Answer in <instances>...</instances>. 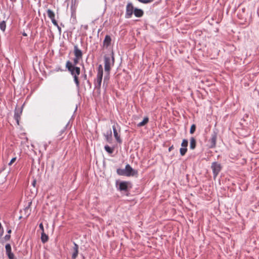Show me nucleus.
Segmentation results:
<instances>
[{
	"instance_id": "c9c22d12",
	"label": "nucleus",
	"mask_w": 259,
	"mask_h": 259,
	"mask_svg": "<svg viewBox=\"0 0 259 259\" xmlns=\"http://www.w3.org/2000/svg\"><path fill=\"white\" fill-rule=\"evenodd\" d=\"M106 79H107L108 78H107V76H105V77H104V81H105Z\"/></svg>"
},
{
	"instance_id": "9b49d317",
	"label": "nucleus",
	"mask_w": 259,
	"mask_h": 259,
	"mask_svg": "<svg viewBox=\"0 0 259 259\" xmlns=\"http://www.w3.org/2000/svg\"><path fill=\"white\" fill-rule=\"evenodd\" d=\"M217 139V134L216 133H213V134L211 135V138L209 140L210 143V148H213L215 147Z\"/></svg>"
},
{
	"instance_id": "b1692460",
	"label": "nucleus",
	"mask_w": 259,
	"mask_h": 259,
	"mask_svg": "<svg viewBox=\"0 0 259 259\" xmlns=\"http://www.w3.org/2000/svg\"><path fill=\"white\" fill-rule=\"evenodd\" d=\"M187 152V148H181L180 152L181 156H184Z\"/></svg>"
},
{
	"instance_id": "473e14b6",
	"label": "nucleus",
	"mask_w": 259,
	"mask_h": 259,
	"mask_svg": "<svg viewBox=\"0 0 259 259\" xmlns=\"http://www.w3.org/2000/svg\"><path fill=\"white\" fill-rule=\"evenodd\" d=\"M174 145L171 146L168 148V151L170 152L172 149H174Z\"/></svg>"
},
{
	"instance_id": "4c0bfd02",
	"label": "nucleus",
	"mask_w": 259,
	"mask_h": 259,
	"mask_svg": "<svg viewBox=\"0 0 259 259\" xmlns=\"http://www.w3.org/2000/svg\"><path fill=\"white\" fill-rule=\"evenodd\" d=\"M64 133V131H62L61 132V134H62V133Z\"/></svg>"
},
{
	"instance_id": "ddd939ff",
	"label": "nucleus",
	"mask_w": 259,
	"mask_h": 259,
	"mask_svg": "<svg viewBox=\"0 0 259 259\" xmlns=\"http://www.w3.org/2000/svg\"><path fill=\"white\" fill-rule=\"evenodd\" d=\"M111 42V37L108 35H106L105 37L104 40H103V47L107 48L110 45Z\"/></svg>"
},
{
	"instance_id": "423d86ee",
	"label": "nucleus",
	"mask_w": 259,
	"mask_h": 259,
	"mask_svg": "<svg viewBox=\"0 0 259 259\" xmlns=\"http://www.w3.org/2000/svg\"><path fill=\"white\" fill-rule=\"evenodd\" d=\"M211 168L212 170L213 178H215L220 172L222 169V166L220 163L217 162H213L211 164Z\"/></svg>"
},
{
	"instance_id": "6ab92c4d",
	"label": "nucleus",
	"mask_w": 259,
	"mask_h": 259,
	"mask_svg": "<svg viewBox=\"0 0 259 259\" xmlns=\"http://www.w3.org/2000/svg\"><path fill=\"white\" fill-rule=\"evenodd\" d=\"M125 168V169H121V168H118L116 170L117 174L119 176H126V174Z\"/></svg>"
},
{
	"instance_id": "412c9836",
	"label": "nucleus",
	"mask_w": 259,
	"mask_h": 259,
	"mask_svg": "<svg viewBox=\"0 0 259 259\" xmlns=\"http://www.w3.org/2000/svg\"><path fill=\"white\" fill-rule=\"evenodd\" d=\"M104 148L105 150L109 154H112L114 151V148H111L108 145H106Z\"/></svg>"
},
{
	"instance_id": "393cba45",
	"label": "nucleus",
	"mask_w": 259,
	"mask_h": 259,
	"mask_svg": "<svg viewBox=\"0 0 259 259\" xmlns=\"http://www.w3.org/2000/svg\"><path fill=\"white\" fill-rule=\"evenodd\" d=\"M6 253L9 259H14V255L12 251L6 252Z\"/></svg>"
},
{
	"instance_id": "dca6fc26",
	"label": "nucleus",
	"mask_w": 259,
	"mask_h": 259,
	"mask_svg": "<svg viewBox=\"0 0 259 259\" xmlns=\"http://www.w3.org/2000/svg\"><path fill=\"white\" fill-rule=\"evenodd\" d=\"M196 141L194 137H191L190 139V148L193 150L196 148Z\"/></svg>"
},
{
	"instance_id": "7c9ffc66",
	"label": "nucleus",
	"mask_w": 259,
	"mask_h": 259,
	"mask_svg": "<svg viewBox=\"0 0 259 259\" xmlns=\"http://www.w3.org/2000/svg\"><path fill=\"white\" fill-rule=\"evenodd\" d=\"M39 227L41 230V232H44V228L42 223H40L39 225Z\"/></svg>"
},
{
	"instance_id": "7ed1b4c3",
	"label": "nucleus",
	"mask_w": 259,
	"mask_h": 259,
	"mask_svg": "<svg viewBox=\"0 0 259 259\" xmlns=\"http://www.w3.org/2000/svg\"><path fill=\"white\" fill-rule=\"evenodd\" d=\"M114 62V57L112 56L111 59L110 57L105 56L104 57L105 70L109 73L111 70V66L113 65Z\"/></svg>"
},
{
	"instance_id": "a878e982",
	"label": "nucleus",
	"mask_w": 259,
	"mask_h": 259,
	"mask_svg": "<svg viewBox=\"0 0 259 259\" xmlns=\"http://www.w3.org/2000/svg\"><path fill=\"white\" fill-rule=\"evenodd\" d=\"M81 59H82L74 57V58L73 59V64L72 65L75 66V65H77L79 63V60Z\"/></svg>"
},
{
	"instance_id": "f3484780",
	"label": "nucleus",
	"mask_w": 259,
	"mask_h": 259,
	"mask_svg": "<svg viewBox=\"0 0 259 259\" xmlns=\"http://www.w3.org/2000/svg\"><path fill=\"white\" fill-rule=\"evenodd\" d=\"M149 121V118L148 117H145L144 118L142 121L139 122L138 124V126L141 127L145 125Z\"/></svg>"
},
{
	"instance_id": "cd10ccee",
	"label": "nucleus",
	"mask_w": 259,
	"mask_h": 259,
	"mask_svg": "<svg viewBox=\"0 0 259 259\" xmlns=\"http://www.w3.org/2000/svg\"><path fill=\"white\" fill-rule=\"evenodd\" d=\"M5 247L6 252H10L11 251V246L10 244H6Z\"/></svg>"
},
{
	"instance_id": "a211bd4d",
	"label": "nucleus",
	"mask_w": 259,
	"mask_h": 259,
	"mask_svg": "<svg viewBox=\"0 0 259 259\" xmlns=\"http://www.w3.org/2000/svg\"><path fill=\"white\" fill-rule=\"evenodd\" d=\"M49 239L48 236L44 232H41V240L43 243H45L48 241Z\"/></svg>"
},
{
	"instance_id": "20e7f679",
	"label": "nucleus",
	"mask_w": 259,
	"mask_h": 259,
	"mask_svg": "<svg viewBox=\"0 0 259 259\" xmlns=\"http://www.w3.org/2000/svg\"><path fill=\"white\" fill-rule=\"evenodd\" d=\"M112 129L113 131V135L116 141L119 143H121L122 140L120 138L119 133L120 132V126L117 123H115L112 126Z\"/></svg>"
},
{
	"instance_id": "4be33fe9",
	"label": "nucleus",
	"mask_w": 259,
	"mask_h": 259,
	"mask_svg": "<svg viewBox=\"0 0 259 259\" xmlns=\"http://www.w3.org/2000/svg\"><path fill=\"white\" fill-rule=\"evenodd\" d=\"M188 142L187 140L184 139L181 143L182 148H187Z\"/></svg>"
},
{
	"instance_id": "5701e85b",
	"label": "nucleus",
	"mask_w": 259,
	"mask_h": 259,
	"mask_svg": "<svg viewBox=\"0 0 259 259\" xmlns=\"http://www.w3.org/2000/svg\"><path fill=\"white\" fill-rule=\"evenodd\" d=\"M6 22L5 21H3L2 22H0V28L1 29L4 31L6 29Z\"/></svg>"
},
{
	"instance_id": "72a5a7b5",
	"label": "nucleus",
	"mask_w": 259,
	"mask_h": 259,
	"mask_svg": "<svg viewBox=\"0 0 259 259\" xmlns=\"http://www.w3.org/2000/svg\"><path fill=\"white\" fill-rule=\"evenodd\" d=\"M83 77H84V79L85 80H86V79H87V75L85 73H84V75H83Z\"/></svg>"
},
{
	"instance_id": "4468645a",
	"label": "nucleus",
	"mask_w": 259,
	"mask_h": 259,
	"mask_svg": "<svg viewBox=\"0 0 259 259\" xmlns=\"http://www.w3.org/2000/svg\"><path fill=\"white\" fill-rule=\"evenodd\" d=\"M74 247H73V252L72 255V259H75L78 254V246L75 243H74Z\"/></svg>"
},
{
	"instance_id": "c756f323",
	"label": "nucleus",
	"mask_w": 259,
	"mask_h": 259,
	"mask_svg": "<svg viewBox=\"0 0 259 259\" xmlns=\"http://www.w3.org/2000/svg\"><path fill=\"white\" fill-rule=\"evenodd\" d=\"M16 159H17V158H16V157H15L13 158L11 160L10 162L9 163V165H12V164H13L15 162V161L16 160Z\"/></svg>"
},
{
	"instance_id": "9d476101",
	"label": "nucleus",
	"mask_w": 259,
	"mask_h": 259,
	"mask_svg": "<svg viewBox=\"0 0 259 259\" xmlns=\"http://www.w3.org/2000/svg\"><path fill=\"white\" fill-rule=\"evenodd\" d=\"M22 110L21 108H16L15 111L14 118L16 120L18 125L19 124V120L22 114Z\"/></svg>"
},
{
	"instance_id": "39448f33",
	"label": "nucleus",
	"mask_w": 259,
	"mask_h": 259,
	"mask_svg": "<svg viewBox=\"0 0 259 259\" xmlns=\"http://www.w3.org/2000/svg\"><path fill=\"white\" fill-rule=\"evenodd\" d=\"M131 183L128 181H122L119 183L118 189L120 191L126 192L132 188Z\"/></svg>"
},
{
	"instance_id": "6e6552de",
	"label": "nucleus",
	"mask_w": 259,
	"mask_h": 259,
	"mask_svg": "<svg viewBox=\"0 0 259 259\" xmlns=\"http://www.w3.org/2000/svg\"><path fill=\"white\" fill-rule=\"evenodd\" d=\"M134 7L131 3H128L126 7L125 17L130 18L132 17L134 12Z\"/></svg>"
},
{
	"instance_id": "f257e3e1",
	"label": "nucleus",
	"mask_w": 259,
	"mask_h": 259,
	"mask_svg": "<svg viewBox=\"0 0 259 259\" xmlns=\"http://www.w3.org/2000/svg\"><path fill=\"white\" fill-rule=\"evenodd\" d=\"M66 67L68 69V71L70 72L71 74L73 76L74 81L77 88L79 87L80 83L78 78V75L80 73V69L78 67L74 66L72 63L68 61L66 64Z\"/></svg>"
},
{
	"instance_id": "0eeeda50",
	"label": "nucleus",
	"mask_w": 259,
	"mask_h": 259,
	"mask_svg": "<svg viewBox=\"0 0 259 259\" xmlns=\"http://www.w3.org/2000/svg\"><path fill=\"white\" fill-rule=\"evenodd\" d=\"M48 17L50 18L52 23L58 28H60L57 21L55 20V14L54 12L50 9H48L47 11Z\"/></svg>"
},
{
	"instance_id": "e433bc0d",
	"label": "nucleus",
	"mask_w": 259,
	"mask_h": 259,
	"mask_svg": "<svg viewBox=\"0 0 259 259\" xmlns=\"http://www.w3.org/2000/svg\"><path fill=\"white\" fill-rule=\"evenodd\" d=\"M23 35H24V36H27V34H26L25 33H23Z\"/></svg>"
},
{
	"instance_id": "f03ea898",
	"label": "nucleus",
	"mask_w": 259,
	"mask_h": 259,
	"mask_svg": "<svg viewBox=\"0 0 259 259\" xmlns=\"http://www.w3.org/2000/svg\"><path fill=\"white\" fill-rule=\"evenodd\" d=\"M103 74V67L101 65H100L98 68V72L96 79L94 80L95 88L98 90L101 89V83L102 81Z\"/></svg>"
},
{
	"instance_id": "f8f14e48",
	"label": "nucleus",
	"mask_w": 259,
	"mask_h": 259,
	"mask_svg": "<svg viewBox=\"0 0 259 259\" xmlns=\"http://www.w3.org/2000/svg\"><path fill=\"white\" fill-rule=\"evenodd\" d=\"M74 54L75 57H77V58L80 59H82V52L81 50H80L76 45L74 46Z\"/></svg>"
},
{
	"instance_id": "1a4fd4ad",
	"label": "nucleus",
	"mask_w": 259,
	"mask_h": 259,
	"mask_svg": "<svg viewBox=\"0 0 259 259\" xmlns=\"http://www.w3.org/2000/svg\"><path fill=\"white\" fill-rule=\"evenodd\" d=\"M125 168L127 177L133 176L137 174V171L133 169L129 164H126Z\"/></svg>"
},
{
	"instance_id": "f704fd0d",
	"label": "nucleus",
	"mask_w": 259,
	"mask_h": 259,
	"mask_svg": "<svg viewBox=\"0 0 259 259\" xmlns=\"http://www.w3.org/2000/svg\"><path fill=\"white\" fill-rule=\"evenodd\" d=\"M11 232H12V231H11V229H10V230H9L8 231V233L9 234H10V233H11Z\"/></svg>"
},
{
	"instance_id": "bb28decb",
	"label": "nucleus",
	"mask_w": 259,
	"mask_h": 259,
	"mask_svg": "<svg viewBox=\"0 0 259 259\" xmlns=\"http://www.w3.org/2000/svg\"><path fill=\"white\" fill-rule=\"evenodd\" d=\"M196 130V125L195 124H192L191 126L190 133L191 134H193Z\"/></svg>"
},
{
	"instance_id": "2f4dec72",
	"label": "nucleus",
	"mask_w": 259,
	"mask_h": 259,
	"mask_svg": "<svg viewBox=\"0 0 259 259\" xmlns=\"http://www.w3.org/2000/svg\"><path fill=\"white\" fill-rule=\"evenodd\" d=\"M10 237H11V235L10 234L9 235H6L5 236V239L6 240H9L10 239Z\"/></svg>"
},
{
	"instance_id": "c85d7f7f",
	"label": "nucleus",
	"mask_w": 259,
	"mask_h": 259,
	"mask_svg": "<svg viewBox=\"0 0 259 259\" xmlns=\"http://www.w3.org/2000/svg\"><path fill=\"white\" fill-rule=\"evenodd\" d=\"M139 1L143 4H147L153 2V0H139Z\"/></svg>"
},
{
	"instance_id": "aec40b11",
	"label": "nucleus",
	"mask_w": 259,
	"mask_h": 259,
	"mask_svg": "<svg viewBox=\"0 0 259 259\" xmlns=\"http://www.w3.org/2000/svg\"><path fill=\"white\" fill-rule=\"evenodd\" d=\"M106 140L107 142L110 143L112 141V132L110 131L106 135H105Z\"/></svg>"
},
{
	"instance_id": "2eb2a0df",
	"label": "nucleus",
	"mask_w": 259,
	"mask_h": 259,
	"mask_svg": "<svg viewBox=\"0 0 259 259\" xmlns=\"http://www.w3.org/2000/svg\"><path fill=\"white\" fill-rule=\"evenodd\" d=\"M134 13L135 16L137 17H141L144 14V12L142 10L137 8L134 9Z\"/></svg>"
}]
</instances>
